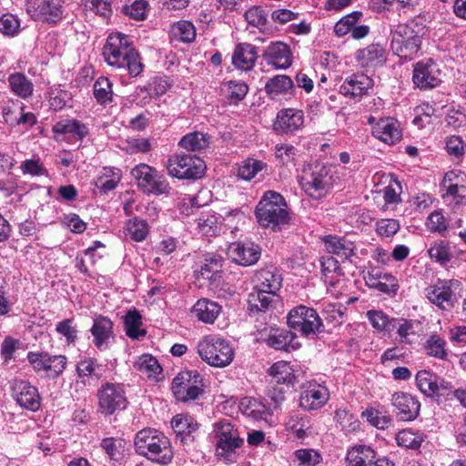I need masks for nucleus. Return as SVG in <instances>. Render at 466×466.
<instances>
[{
    "instance_id": "f257e3e1",
    "label": "nucleus",
    "mask_w": 466,
    "mask_h": 466,
    "mask_svg": "<svg viewBox=\"0 0 466 466\" xmlns=\"http://www.w3.org/2000/svg\"><path fill=\"white\" fill-rule=\"evenodd\" d=\"M105 62L116 69L127 71L128 76L137 77L144 68L138 51L132 37L121 32L111 33L102 49Z\"/></svg>"
},
{
    "instance_id": "f03ea898",
    "label": "nucleus",
    "mask_w": 466,
    "mask_h": 466,
    "mask_svg": "<svg viewBox=\"0 0 466 466\" xmlns=\"http://www.w3.org/2000/svg\"><path fill=\"white\" fill-rule=\"evenodd\" d=\"M136 452L161 465H167L173 459L169 439L161 431L146 428L139 431L134 440Z\"/></svg>"
},
{
    "instance_id": "7ed1b4c3",
    "label": "nucleus",
    "mask_w": 466,
    "mask_h": 466,
    "mask_svg": "<svg viewBox=\"0 0 466 466\" xmlns=\"http://www.w3.org/2000/svg\"><path fill=\"white\" fill-rule=\"evenodd\" d=\"M258 223L262 228L276 229L289 219L287 203L283 196L276 191H266L255 208Z\"/></svg>"
},
{
    "instance_id": "20e7f679",
    "label": "nucleus",
    "mask_w": 466,
    "mask_h": 466,
    "mask_svg": "<svg viewBox=\"0 0 466 466\" xmlns=\"http://www.w3.org/2000/svg\"><path fill=\"white\" fill-rule=\"evenodd\" d=\"M299 183L308 196L321 198L333 186L331 168L319 162L309 164L302 169Z\"/></svg>"
},
{
    "instance_id": "39448f33",
    "label": "nucleus",
    "mask_w": 466,
    "mask_h": 466,
    "mask_svg": "<svg viewBox=\"0 0 466 466\" xmlns=\"http://www.w3.org/2000/svg\"><path fill=\"white\" fill-rule=\"evenodd\" d=\"M198 353L203 361L216 368L228 366L235 357L231 343L216 335L206 336L200 339L198 343Z\"/></svg>"
},
{
    "instance_id": "423d86ee",
    "label": "nucleus",
    "mask_w": 466,
    "mask_h": 466,
    "mask_svg": "<svg viewBox=\"0 0 466 466\" xmlns=\"http://www.w3.org/2000/svg\"><path fill=\"white\" fill-rule=\"evenodd\" d=\"M130 174L137 187L147 195L168 196L172 190L166 177L147 164L140 163L135 166Z\"/></svg>"
},
{
    "instance_id": "0eeeda50",
    "label": "nucleus",
    "mask_w": 466,
    "mask_h": 466,
    "mask_svg": "<svg viewBox=\"0 0 466 466\" xmlns=\"http://www.w3.org/2000/svg\"><path fill=\"white\" fill-rule=\"evenodd\" d=\"M216 454L222 458L226 463H233L238 458V450L244 441L239 437L238 430L227 420H220L215 424Z\"/></svg>"
},
{
    "instance_id": "6e6552de",
    "label": "nucleus",
    "mask_w": 466,
    "mask_h": 466,
    "mask_svg": "<svg viewBox=\"0 0 466 466\" xmlns=\"http://www.w3.org/2000/svg\"><path fill=\"white\" fill-rule=\"evenodd\" d=\"M165 167L169 176L180 180L199 179L206 171V164L202 158L185 153L171 155Z\"/></svg>"
},
{
    "instance_id": "1a4fd4ad",
    "label": "nucleus",
    "mask_w": 466,
    "mask_h": 466,
    "mask_svg": "<svg viewBox=\"0 0 466 466\" xmlns=\"http://www.w3.org/2000/svg\"><path fill=\"white\" fill-rule=\"evenodd\" d=\"M98 411L111 416L125 410L129 404L127 386L123 383L106 382L97 390Z\"/></svg>"
},
{
    "instance_id": "9d476101",
    "label": "nucleus",
    "mask_w": 466,
    "mask_h": 466,
    "mask_svg": "<svg viewBox=\"0 0 466 466\" xmlns=\"http://www.w3.org/2000/svg\"><path fill=\"white\" fill-rule=\"evenodd\" d=\"M391 49L395 55L406 60H411L421 46L420 30L409 25L398 24L390 29Z\"/></svg>"
},
{
    "instance_id": "9b49d317",
    "label": "nucleus",
    "mask_w": 466,
    "mask_h": 466,
    "mask_svg": "<svg viewBox=\"0 0 466 466\" xmlns=\"http://www.w3.org/2000/svg\"><path fill=\"white\" fill-rule=\"evenodd\" d=\"M289 327L309 338L324 331L322 319L316 309L304 305L291 309L287 317Z\"/></svg>"
},
{
    "instance_id": "f8f14e48",
    "label": "nucleus",
    "mask_w": 466,
    "mask_h": 466,
    "mask_svg": "<svg viewBox=\"0 0 466 466\" xmlns=\"http://www.w3.org/2000/svg\"><path fill=\"white\" fill-rule=\"evenodd\" d=\"M204 379L198 370L180 371L172 380L171 390L180 402L199 399L205 393Z\"/></svg>"
},
{
    "instance_id": "ddd939ff",
    "label": "nucleus",
    "mask_w": 466,
    "mask_h": 466,
    "mask_svg": "<svg viewBox=\"0 0 466 466\" xmlns=\"http://www.w3.org/2000/svg\"><path fill=\"white\" fill-rule=\"evenodd\" d=\"M459 284L457 279H437L435 282L424 289L423 294L437 310L451 312L457 303L453 288Z\"/></svg>"
},
{
    "instance_id": "4468645a",
    "label": "nucleus",
    "mask_w": 466,
    "mask_h": 466,
    "mask_svg": "<svg viewBox=\"0 0 466 466\" xmlns=\"http://www.w3.org/2000/svg\"><path fill=\"white\" fill-rule=\"evenodd\" d=\"M26 360L36 373H44L51 380H56L67 367V357L62 354H51L47 351H28Z\"/></svg>"
},
{
    "instance_id": "2eb2a0df",
    "label": "nucleus",
    "mask_w": 466,
    "mask_h": 466,
    "mask_svg": "<svg viewBox=\"0 0 466 466\" xmlns=\"http://www.w3.org/2000/svg\"><path fill=\"white\" fill-rule=\"evenodd\" d=\"M26 12L35 21L56 25L64 16L63 0H26Z\"/></svg>"
},
{
    "instance_id": "dca6fc26",
    "label": "nucleus",
    "mask_w": 466,
    "mask_h": 466,
    "mask_svg": "<svg viewBox=\"0 0 466 466\" xmlns=\"http://www.w3.org/2000/svg\"><path fill=\"white\" fill-rule=\"evenodd\" d=\"M441 70L432 58L420 60L414 64L412 82L420 90H430L441 84Z\"/></svg>"
},
{
    "instance_id": "f3484780",
    "label": "nucleus",
    "mask_w": 466,
    "mask_h": 466,
    "mask_svg": "<svg viewBox=\"0 0 466 466\" xmlns=\"http://www.w3.org/2000/svg\"><path fill=\"white\" fill-rule=\"evenodd\" d=\"M305 115L301 109L288 107L280 109L273 122V130L278 135L292 136L302 130Z\"/></svg>"
},
{
    "instance_id": "a211bd4d",
    "label": "nucleus",
    "mask_w": 466,
    "mask_h": 466,
    "mask_svg": "<svg viewBox=\"0 0 466 466\" xmlns=\"http://www.w3.org/2000/svg\"><path fill=\"white\" fill-rule=\"evenodd\" d=\"M261 339L276 350L290 351L300 347L297 336L291 330L277 327L264 329L261 332Z\"/></svg>"
},
{
    "instance_id": "6ab92c4d",
    "label": "nucleus",
    "mask_w": 466,
    "mask_h": 466,
    "mask_svg": "<svg viewBox=\"0 0 466 466\" xmlns=\"http://www.w3.org/2000/svg\"><path fill=\"white\" fill-rule=\"evenodd\" d=\"M12 396L23 409L36 411L41 405L38 389L28 380H17L12 385Z\"/></svg>"
},
{
    "instance_id": "aec40b11",
    "label": "nucleus",
    "mask_w": 466,
    "mask_h": 466,
    "mask_svg": "<svg viewBox=\"0 0 466 466\" xmlns=\"http://www.w3.org/2000/svg\"><path fill=\"white\" fill-rule=\"evenodd\" d=\"M391 404L397 418L402 421H412L420 414V402L417 397L404 391H398L391 396Z\"/></svg>"
},
{
    "instance_id": "412c9836",
    "label": "nucleus",
    "mask_w": 466,
    "mask_h": 466,
    "mask_svg": "<svg viewBox=\"0 0 466 466\" xmlns=\"http://www.w3.org/2000/svg\"><path fill=\"white\" fill-rule=\"evenodd\" d=\"M329 399V389L319 383H309L304 387L299 396V407L307 411L322 408Z\"/></svg>"
},
{
    "instance_id": "4be33fe9",
    "label": "nucleus",
    "mask_w": 466,
    "mask_h": 466,
    "mask_svg": "<svg viewBox=\"0 0 466 466\" xmlns=\"http://www.w3.org/2000/svg\"><path fill=\"white\" fill-rule=\"evenodd\" d=\"M443 198H451L457 204L466 200V173L461 170L447 172L441 184Z\"/></svg>"
},
{
    "instance_id": "5701e85b",
    "label": "nucleus",
    "mask_w": 466,
    "mask_h": 466,
    "mask_svg": "<svg viewBox=\"0 0 466 466\" xmlns=\"http://www.w3.org/2000/svg\"><path fill=\"white\" fill-rule=\"evenodd\" d=\"M176 440L183 445H190L195 441L198 431V423L188 414H177L171 420Z\"/></svg>"
},
{
    "instance_id": "b1692460",
    "label": "nucleus",
    "mask_w": 466,
    "mask_h": 466,
    "mask_svg": "<svg viewBox=\"0 0 466 466\" xmlns=\"http://www.w3.org/2000/svg\"><path fill=\"white\" fill-rule=\"evenodd\" d=\"M232 260L244 267L256 264L261 256V248L253 242H235L229 246Z\"/></svg>"
},
{
    "instance_id": "393cba45",
    "label": "nucleus",
    "mask_w": 466,
    "mask_h": 466,
    "mask_svg": "<svg viewBox=\"0 0 466 466\" xmlns=\"http://www.w3.org/2000/svg\"><path fill=\"white\" fill-rule=\"evenodd\" d=\"M359 65L367 69L382 66L387 60V51L384 46L372 43L364 48L359 49L355 54Z\"/></svg>"
},
{
    "instance_id": "a878e982",
    "label": "nucleus",
    "mask_w": 466,
    "mask_h": 466,
    "mask_svg": "<svg viewBox=\"0 0 466 466\" xmlns=\"http://www.w3.org/2000/svg\"><path fill=\"white\" fill-rule=\"evenodd\" d=\"M372 135L386 144L393 145L400 140L402 132L397 119L381 117L372 127Z\"/></svg>"
},
{
    "instance_id": "bb28decb",
    "label": "nucleus",
    "mask_w": 466,
    "mask_h": 466,
    "mask_svg": "<svg viewBox=\"0 0 466 466\" xmlns=\"http://www.w3.org/2000/svg\"><path fill=\"white\" fill-rule=\"evenodd\" d=\"M263 58L268 65L279 69H286L292 64V53L289 46L282 42L271 43L266 47Z\"/></svg>"
},
{
    "instance_id": "cd10ccee",
    "label": "nucleus",
    "mask_w": 466,
    "mask_h": 466,
    "mask_svg": "<svg viewBox=\"0 0 466 466\" xmlns=\"http://www.w3.org/2000/svg\"><path fill=\"white\" fill-rule=\"evenodd\" d=\"M372 79L364 74H354L347 77L339 86V94L351 99H360L368 93Z\"/></svg>"
},
{
    "instance_id": "c85d7f7f",
    "label": "nucleus",
    "mask_w": 466,
    "mask_h": 466,
    "mask_svg": "<svg viewBox=\"0 0 466 466\" xmlns=\"http://www.w3.org/2000/svg\"><path fill=\"white\" fill-rule=\"evenodd\" d=\"M258 48L248 43H239L232 53V65L241 71H249L255 66Z\"/></svg>"
},
{
    "instance_id": "c756f323",
    "label": "nucleus",
    "mask_w": 466,
    "mask_h": 466,
    "mask_svg": "<svg viewBox=\"0 0 466 466\" xmlns=\"http://www.w3.org/2000/svg\"><path fill=\"white\" fill-rule=\"evenodd\" d=\"M223 258L218 253H206L197 263L194 273L198 279L211 280L221 271Z\"/></svg>"
},
{
    "instance_id": "7c9ffc66",
    "label": "nucleus",
    "mask_w": 466,
    "mask_h": 466,
    "mask_svg": "<svg viewBox=\"0 0 466 466\" xmlns=\"http://www.w3.org/2000/svg\"><path fill=\"white\" fill-rule=\"evenodd\" d=\"M328 253L337 256L341 261L348 260L354 255L355 244L344 237L329 235L323 238Z\"/></svg>"
},
{
    "instance_id": "2f4dec72",
    "label": "nucleus",
    "mask_w": 466,
    "mask_h": 466,
    "mask_svg": "<svg viewBox=\"0 0 466 466\" xmlns=\"http://www.w3.org/2000/svg\"><path fill=\"white\" fill-rule=\"evenodd\" d=\"M222 311V306L217 301L207 298L197 300L192 308L196 318L206 324H213Z\"/></svg>"
},
{
    "instance_id": "473e14b6",
    "label": "nucleus",
    "mask_w": 466,
    "mask_h": 466,
    "mask_svg": "<svg viewBox=\"0 0 466 466\" xmlns=\"http://www.w3.org/2000/svg\"><path fill=\"white\" fill-rule=\"evenodd\" d=\"M271 377V384L284 386L290 389L297 383V377L292 366L286 361L274 363L268 370Z\"/></svg>"
},
{
    "instance_id": "72a5a7b5",
    "label": "nucleus",
    "mask_w": 466,
    "mask_h": 466,
    "mask_svg": "<svg viewBox=\"0 0 466 466\" xmlns=\"http://www.w3.org/2000/svg\"><path fill=\"white\" fill-rule=\"evenodd\" d=\"M377 451L367 444H355L347 450V466H369L375 459Z\"/></svg>"
},
{
    "instance_id": "f704fd0d",
    "label": "nucleus",
    "mask_w": 466,
    "mask_h": 466,
    "mask_svg": "<svg viewBox=\"0 0 466 466\" xmlns=\"http://www.w3.org/2000/svg\"><path fill=\"white\" fill-rule=\"evenodd\" d=\"M90 331L95 346L102 350L107 347L108 339L113 335V322L107 317L99 316L94 319Z\"/></svg>"
},
{
    "instance_id": "c9c22d12",
    "label": "nucleus",
    "mask_w": 466,
    "mask_h": 466,
    "mask_svg": "<svg viewBox=\"0 0 466 466\" xmlns=\"http://www.w3.org/2000/svg\"><path fill=\"white\" fill-rule=\"evenodd\" d=\"M240 409L244 415L254 420H266L268 417L273 414L272 408L265 401L250 397L242 399L240 401Z\"/></svg>"
},
{
    "instance_id": "e433bc0d",
    "label": "nucleus",
    "mask_w": 466,
    "mask_h": 466,
    "mask_svg": "<svg viewBox=\"0 0 466 466\" xmlns=\"http://www.w3.org/2000/svg\"><path fill=\"white\" fill-rule=\"evenodd\" d=\"M121 179V169L115 167H105L96 178L94 185L101 194L106 195L116 188Z\"/></svg>"
},
{
    "instance_id": "4c0bfd02",
    "label": "nucleus",
    "mask_w": 466,
    "mask_h": 466,
    "mask_svg": "<svg viewBox=\"0 0 466 466\" xmlns=\"http://www.w3.org/2000/svg\"><path fill=\"white\" fill-rule=\"evenodd\" d=\"M275 294L255 287L248 294V310L249 315L266 312L271 307Z\"/></svg>"
},
{
    "instance_id": "58836bf2",
    "label": "nucleus",
    "mask_w": 466,
    "mask_h": 466,
    "mask_svg": "<svg viewBox=\"0 0 466 466\" xmlns=\"http://www.w3.org/2000/svg\"><path fill=\"white\" fill-rule=\"evenodd\" d=\"M52 131L56 135L70 134L77 140H83L88 135L89 128L77 119H63L53 126Z\"/></svg>"
},
{
    "instance_id": "ea45409f",
    "label": "nucleus",
    "mask_w": 466,
    "mask_h": 466,
    "mask_svg": "<svg viewBox=\"0 0 466 466\" xmlns=\"http://www.w3.org/2000/svg\"><path fill=\"white\" fill-rule=\"evenodd\" d=\"M320 268L324 282L330 287H336L339 278L344 275L339 262L333 256L328 255L321 257Z\"/></svg>"
},
{
    "instance_id": "a19ab883",
    "label": "nucleus",
    "mask_w": 466,
    "mask_h": 466,
    "mask_svg": "<svg viewBox=\"0 0 466 466\" xmlns=\"http://www.w3.org/2000/svg\"><path fill=\"white\" fill-rule=\"evenodd\" d=\"M257 288L267 290L269 293L276 294L282 284L280 274L274 268L260 269L257 273Z\"/></svg>"
},
{
    "instance_id": "79ce46f5",
    "label": "nucleus",
    "mask_w": 466,
    "mask_h": 466,
    "mask_svg": "<svg viewBox=\"0 0 466 466\" xmlns=\"http://www.w3.org/2000/svg\"><path fill=\"white\" fill-rule=\"evenodd\" d=\"M142 315L136 309H129L124 316V329L126 335L131 339H139L147 335V330L142 329Z\"/></svg>"
},
{
    "instance_id": "37998d69",
    "label": "nucleus",
    "mask_w": 466,
    "mask_h": 466,
    "mask_svg": "<svg viewBox=\"0 0 466 466\" xmlns=\"http://www.w3.org/2000/svg\"><path fill=\"white\" fill-rule=\"evenodd\" d=\"M76 372L78 379L85 383L86 378L99 380L103 375V369L102 365L99 364L96 359L83 357L76 362Z\"/></svg>"
},
{
    "instance_id": "c03bdc74",
    "label": "nucleus",
    "mask_w": 466,
    "mask_h": 466,
    "mask_svg": "<svg viewBox=\"0 0 466 466\" xmlns=\"http://www.w3.org/2000/svg\"><path fill=\"white\" fill-rule=\"evenodd\" d=\"M266 92L272 97L279 95H292L294 83L286 75H278L269 78L265 85Z\"/></svg>"
},
{
    "instance_id": "a18cd8bd",
    "label": "nucleus",
    "mask_w": 466,
    "mask_h": 466,
    "mask_svg": "<svg viewBox=\"0 0 466 466\" xmlns=\"http://www.w3.org/2000/svg\"><path fill=\"white\" fill-rule=\"evenodd\" d=\"M134 367L137 370L146 375L148 379H153L156 380H160V375L163 370L157 358L151 354H143L139 356L136 360Z\"/></svg>"
},
{
    "instance_id": "49530a36",
    "label": "nucleus",
    "mask_w": 466,
    "mask_h": 466,
    "mask_svg": "<svg viewBox=\"0 0 466 466\" xmlns=\"http://www.w3.org/2000/svg\"><path fill=\"white\" fill-rule=\"evenodd\" d=\"M211 137L208 133L194 131L183 136L178 146L187 151H201L210 144Z\"/></svg>"
},
{
    "instance_id": "de8ad7c7",
    "label": "nucleus",
    "mask_w": 466,
    "mask_h": 466,
    "mask_svg": "<svg viewBox=\"0 0 466 466\" xmlns=\"http://www.w3.org/2000/svg\"><path fill=\"white\" fill-rule=\"evenodd\" d=\"M11 91L17 96L26 99L33 95L34 85L23 73H14L8 76Z\"/></svg>"
},
{
    "instance_id": "09e8293b",
    "label": "nucleus",
    "mask_w": 466,
    "mask_h": 466,
    "mask_svg": "<svg viewBox=\"0 0 466 466\" xmlns=\"http://www.w3.org/2000/svg\"><path fill=\"white\" fill-rule=\"evenodd\" d=\"M198 232L206 237H215L220 231L219 216L214 211H204L197 219Z\"/></svg>"
},
{
    "instance_id": "8fccbe9b",
    "label": "nucleus",
    "mask_w": 466,
    "mask_h": 466,
    "mask_svg": "<svg viewBox=\"0 0 466 466\" xmlns=\"http://www.w3.org/2000/svg\"><path fill=\"white\" fill-rule=\"evenodd\" d=\"M124 229L133 241L142 242L147 238L150 227L146 219L134 217L126 222Z\"/></svg>"
},
{
    "instance_id": "3c124183",
    "label": "nucleus",
    "mask_w": 466,
    "mask_h": 466,
    "mask_svg": "<svg viewBox=\"0 0 466 466\" xmlns=\"http://www.w3.org/2000/svg\"><path fill=\"white\" fill-rule=\"evenodd\" d=\"M334 420L346 434L360 431V420L346 408H338L334 412Z\"/></svg>"
},
{
    "instance_id": "603ef678",
    "label": "nucleus",
    "mask_w": 466,
    "mask_h": 466,
    "mask_svg": "<svg viewBox=\"0 0 466 466\" xmlns=\"http://www.w3.org/2000/svg\"><path fill=\"white\" fill-rule=\"evenodd\" d=\"M439 377L437 374L427 370H419L415 377L416 385L426 397L432 398L436 394L435 388Z\"/></svg>"
},
{
    "instance_id": "864d4df0",
    "label": "nucleus",
    "mask_w": 466,
    "mask_h": 466,
    "mask_svg": "<svg viewBox=\"0 0 466 466\" xmlns=\"http://www.w3.org/2000/svg\"><path fill=\"white\" fill-rule=\"evenodd\" d=\"M93 94L99 105H106L113 100L111 81L106 76L98 77L93 86Z\"/></svg>"
},
{
    "instance_id": "5fc2aeb1",
    "label": "nucleus",
    "mask_w": 466,
    "mask_h": 466,
    "mask_svg": "<svg viewBox=\"0 0 466 466\" xmlns=\"http://www.w3.org/2000/svg\"><path fill=\"white\" fill-rule=\"evenodd\" d=\"M367 319L372 328L379 332H391V325L394 318H390L382 310L370 309L366 313Z\"/></svg>"
},
{
    "instance_id": "6e6d98bb",
    "label": "nucleus",
    "mask_w": 466,
    "mask_h": 466,
    "mask_svg": "<svg viewBox=\"0 0 466 466\" xmlns=\"http://www.w3.org/2000/svg\"><path fill=\"white\" fill-rule=\"evenodd\" d=\"M415 320L404 318H394L391 325V331L396 330L398 339L401 343L410 344V335H415Z\"/></svg>"
},
{
    "instance_id": "4d7b16f0",
    "label": "nucleus",
    "mask_w": 466,
    "mask_h": 466,
    "mask_svg": "<svg viewBox=\"0 0 466 466\" xmlns=\"http://www.w3.org/2000/svg\"><path fill=\"white\" fill-rule=\"evenodd\" d=\"M428 254L431 259L441 265H446L452 258L451 246L445 240L434 241L428 249Z\"/></svg>"
},
{
    "instance_id": "13d9d810",
    "label": "nucleus",
    "mask_w": 466,
    "mask_h": 466,
    "mask_svg": "<svg viewBox=\"0 0 466 466\" xmlns=\"http://www.w3.org/2000/svg\"><path fill=\"white\" fill-rule=\"evenodd\" d=\"M446 345V340L440 335L434 333L426 340L425 349L429 356L441 360H446L448 358Z\"/></svg>"
},
{
    "instance_id": "bf43d9fd",
    "label": "nucleus",
    "mask_w": 466,
    "mask_h": 466,
    "mask_svg": "<svg viewBox=\"0 0 466 466\" xmlns=\"http://www.w3.org/2000/svg\"><path fill=\"white\" fill-rule=\"evenodd\" d=\"M396 442L398 446L418 450L424 441V435L420 432H415L410 429L400 431L396 434Z\"/></svg>"
},
{
    "instance_id": "052dcab7",
    "label": "nucleus",
    "mask_w": 466,
    "mask_h": 466,
    "mask_svg": "<svg viewBox=\"0 0 466 466\" xmlns=\"http://www.w3.org/2000/svg\"><path fill=\"white\" fill-rule=\"evenodd\" d=\"M363 14L361 11H353L343 17H341L334 25V34L342 37L347 34L351 33L355 25L362 18Z\"/></svg>"
},
{
    "instance_id": "680f3d73",
    "label": "nucleus",
    "mask_w": 466,
    "mask_h": 466,
    "mask_svg": "<svg viewBox=\"0 0 466 466\" xmlns=\"http://www.w3.org/2000/svg\"><path fill=\"white\" fill-rule=\"evenodd\" d=\"M298 149L291 144L280 143L275 146L274 156L279 164L289 167L295 165Z\"/></svg>"
},
{
    "instance_id": "e2e57ef3",
    "label": "nucleus",
    "mask_w": 466,
    "mask_h": 466,
    "mask_svg": "<svg viewBox=\"0 0 466 466\" xmlns=\"http://www.w3.org/2000/svg\"><path fill=\"white\" fill-rule=\"evenodd\" d=\"M56 331L65 338L68 345H75L77 339L78 329L74 318L65 319L56 324Z\"/></svg>"
},
{
    "instance_id": "0e129e2a",
    "label": "nucleus",
    "mask_w": 466,
    "mask_h": 466,
    "mask_svg": "<svg viewBox=\"0 0 466 466\" xmlns=\"http://www.w3.org/2000/svg\"><path fill=\"white\" fill-rule=\"evenodd\" d=\"M426 228L431 233H438L444 237L449 229V221L444 217L441 210H434L426 219Z\"/></svg>"
},
{
    "instance_id": "69168bd1",
    "label": "nucleus",
    "mask_w": 466,
    "mask_h": 466,
    "mask_svg": "<svg viewBox=\"0 0 466 466\" xmlns=\"http://www.w3.org/2000/svg\"><path fill=\"white\" fill-rule=\"evenodd\" d=\"M21 31L20 19L11 14L5 13L0 16V34L5 36L14 37Z\"/></svg>"
},
{
    "instance_id": "338daca9",
    "label": "nucleus",
    "mask_w": 466,
    "mask_h": 466,
    "mask_svg": "<svg viewBox=\"0 0 466 466\" xmlns=\"http://www.w3.org/2000/svg\"><path fill=\"white\" fill-rule=\"evenodd\" d=\"M225 86L228 89L227 99L232 105L243 100L248 92V86L244 81L229 80L225 83Z\"/></svg>"
},
{
    "instance_id": "774afa93",
    "label": "nucleus",
    "mask_w": 466,
    "mask_h": 466,
    "mask_svg": "<svg viewBox=\"0 0 466 466\" xmlns=\"http://www.w3.org/2000/svg\"><path fill=\"white\" fill-rule=\"evenodd\" d=\"M266 167L267 164L261 160L248 158L238 167V176L248 181L255 177V176Z\"/></svg>"
}]
</instances>
